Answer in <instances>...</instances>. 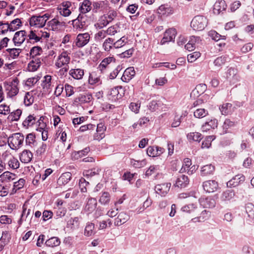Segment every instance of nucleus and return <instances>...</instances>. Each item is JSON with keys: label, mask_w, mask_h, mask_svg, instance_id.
<instances>
[{"label": "nucleus", "mask_w": 254, "mask_h": 254, "mask_svg": "<svg viewBox=\"0 0 254 254\" xmlns=\"http://www.w3.org/2000/svg\"><path fill=\"white\" fill-rule=\"evenodd\" d=\"M215 137L213 135L207 136L202 141L201 144L202 148H209L211 145L212 141L214 140Z\"/></svg>", "instance_id": "55"}, {"label": "nucleus", "mask_w": 254, "mask_h": 254, "mask_svg": "<svg viewBox=\"0 0 254 254\" xmlns=\"http://www.w3.org/2000/svg\"><path fill=\"white\" fill-rule=\"evenodd\" d=\"M20 160L24 163L30 162L33 157L32 153L28 150H24L20 155Z\"/></svg>", "instance_id": "31"}, {"label": "nucleus", "mask_w": 254, "mask_h": 254, "mask_svg": "<svg viewBox=\"0 0 254 254\" xmlns=\"http://www.w3.org/2000/svg\"><path fill=\"white\" fill-rule=\"evenodd\" d=\"M199 202L204 208H213L215 206V200L210 197H201L199 199Z\"/></svg>", "instance_id": "27"}, {"label": "nucleus", "mask_w": 254, "mask_h": 254, "mask_svg": "<svg viewBox=\"0 0 254 254\" xmlns=\"http://www.w3.org/2000/svg\"><path fill=\"white\" fill-rule=\"evenodd\" d=\"M70 52L63 51L55 60V65L57 68H62L60 72L66 73L68 70V64L70 62Z\"/></svg>", "instance_id": "1"}, {"label": "nucleus", "mask_w": 254, "mask_h": 254, "mask_svg": "<svg viewBox=\"0 0 254 254\" xmlns=\"http://www.w3.org/2000/svg\"><path fill=\"white\" fill-rule=\"evenodd\" d=\"M232 105L231 103H223L219 107V110L223 115H228L232 112Z\"/></svg>", "instance_id": "37"}, {"label": "nucleus", "mask_w": 254, "mask_h": 254, "mask_svg": "<svg viewBox=\"0 0 254 254\" xmlns=\"http://www.w3.org/2000/svg\"><path fill=\"white\" fill-rule=\"evenodd\" d=\"M97 205V202L95 198H89L86 203L84 210L88 213H92L96 209Z\"/></svg>", "instance_id": "25"}, {"label": "nucleus", "mask_w": 254, "mask_h": 254, "mask_svg": "<svg viewBox=\"0 0 254 254\" xmlns=\"http://www.w3.org/2000/svg\"><path fill=\"white\" fill-rule=\"evenodd\" d=\"M227 7V4L224 0H218L214 4L213 12L215 14H219L224 11Z\"/></svg>", "instance_id": "22"}, {"label": "nucleus", "mask_w": 254, "mask_h": 254, "mask_svg": "<svg viewBox=\"0 0 254 254\" xmlns=\"http://www.w3.org/2000/svg\"><path fill=\"white\" fill-rule=\"evenodd\" d=\"M114 39L111 38H107L103 43V48L106 51H110L113 47Z\"/></svg>", "instance_id": "52"}, {"label": "nucleus", "mask_w": 254, "mask_h": 254, "mask_svg": "<svg viewBox=\"0 0 254 254\" xmlns=\"http://www.w3.org/2000/svg\"><path fill=\"white\" fill-rule=\"evenodd\" d=\"M27 36L29 40L33 43L41 41L39 30H31Z\"/></svg>", "instance_id": "35"}, {"label": "nucleus", "mask_w": 254, "mask_h": 254, "mask_svg": "<svg viewBox=\"0 0 254 254\" xmlns=\"http://www.w3.org/2000/svg\"><path fill=\"white\" fill-rule=\"evenodd\" d=\"M84 70L81 68H72L69 71V74L74 79H81L84 75Z\"/></svg>", "instance_id": "30"}, {"label": "nucleus", "mask_w": 254, "mask_h": 254, "mask_svg": "<svg viewBox=\"0 0 254 254\" xmlns=\"http://www.w3.org/2000/svg\"><path fill=\"white\" fill-rule=\"evenodd\" d=\"M57 9L60 15L64 17H68L72 13V3L69 1H64L58 6Z\"/></svg>", "instance_id": "6"}, {"label": "nucleus", "mask_w": 254, "mask_h": 254, "mask_svg": "<svg viewBox=\"0 0 254 254\" xmlns=\"http://www.w3.org/2000/svg\"><path fill=\"white\" fill-rule=\"evenodd\" d=\"M214 166L211 164L203 166L201 169V175L202 176L211 174L214 171Z\"/></svg>", "instance_id": "43"}, {"label": "nucleus", "mask_w": 254, "mask_h": 254, "mask_svg": "<svg viewBox=\"0 0 254 254\" xmlns=\"http://www.w3.org/2000/svg\"><path fill=\"white\" fill-rule=\"evenodd\" d=\"M107 35L114 36L120 32V24L117 23L108 27L106 30Z\"/></svg>", "instance_id": "47"}, {"label": "nucleus", "mask_w": 254, "mask_h": 254, "mask_svg": "<svg viewBox=\"0 0 254 254\" xmlns=\"http://www.w3.org/2000/svg\"><path fill=\"white\" fill-rule=\"evenodd\" d=\"M88 82L91 85L100 83V77L99 76L97 75L96 72H92L90 74Z\"/></svg>", "instance_id": "51"}, {"label": "nucleus", "mask_w": 254, "mask_h": 254, "mask_svg": "<svg viewBox=\"0 0 254 254\" xmlns=\"http://www.w3.org/2000/svg\"><path fill=\"white\" fill-rule=\"evenodd\" d=\"M141 102L139 100L131 102L128 105L129 109L133 113L137 114L139 113Z\"/></svg>", "instance_id": "36"}, {"label": "nucleus", "mask_w": 254, "mask_h": 254, "mask_svg": "<svg viewBox=\"0 0 254 254\" xmlns=\"http://www.w3.org/2000/svg\"><path fill=\"white\" fill-rule=\"evenodd\" d=\"M94 228L95 226L93 223L91 222L87 223L84 229V235L86 237L93 236L95 234Z\"/></svg>", "instance_id": "40"}, {"label": "nucleus", "mask_w": 254, "mask_h": 254, "mask_svg": "<svg viewBox=\"0 0 254 254\" xmlns=\"http://www.w3.org/2000/svg\"><path fill=\"white\" fill-rule=\"evenodd\" d=\"M52 77L50 75H46L44 77L42 83V86L43 88V94H47L50 93L52 90L51 85Z\"/></svg>", "instance_id": "20"}, {"label": "nucleus", "mask_w": 254, "mask_h": 254, "mask_svg": "<svg viewBox=\"0 0 254 254\" xmlns=\"http://www.w3.org/2000/svg\"><path fill=\"white\" fill-rule=\"evenodd\" d=\"M107 36V34L106 30H101L95 34L94 39L97 42H101Z\"/></svg>", "instance_id": "57"}, {"label": "nucleus", "mask_w": 254, "mask_h": 254, "mask_svg": "<svg viewBox=\"0 0 254 254\" xmlns=\"http://www.w3.org/2000/svg\"><path fill=\"white\" fill-rule=\"evenodd\" d=\"M110 200V195L107 192L102 193L99 202L103 205L107 204Z\"/></svg>", "instance_id": "59"}, {"label": "nucleus", "mask_w": 254, "mask_h": 254, "mask_svg": "<svg viewBox=\"0 0 254 254\" xmlns=\"http://www.w3.org/2000/svg\"><path fill=\"white\" fill-rule=\"evenodd\" d=\"M113 20L110 15H103L100 17L98 21L95 24V27L98 29H102L107 26Z\"/></svg>", "instance_id": "19"}, {"label": "nucleus", "mask_w": 254, "mask_h": 254, "mask_svg": "<svg viewBox=\"0 0 254 254\" xmlns=\"http://www.w3.org/2000/svg\"><path fill=\"white\" fill-rule=\"evenodd\" d=\"M191 165V160L189 158H185L184 160L183 164L181 169L180 170V172L183 173L187 172Z\"/></svg>", "instance_id": "58"}, {"label": "nucleus", "mask_w": 254, "mask_h": 254, "mask_svg": "<svg viewBox=\"0 0 254 254\" xmlns=\"http://www.w3.org/2000/svg\"><path fill=\"white\" fill-rule=\"evenodd\" d=\"M236 125L235 122L231 121L229 119H226L224 121L222 125V128L224 133H227L229 128H231Z\"/></svg>", "instance_id": "46"}, {"label": "nucleus", "mask_w": 254, "mask_h": 254, "mask_svg": "<svg viewBox=\"0 0 254 254\" xmlns=\"http://www.w3.org/2000/svg\"><path fill=\"white\" fill-rule=\"evenodd\" d=\"M225 78L231 84H235L240 80V76L238 74L237 70L234 68L230 67L228 69L225 74Z\"/></svg>", "instance_id": "7"}, {"label": "nucleus", "mask_w": 254, "mask_h": 254, "mask_svg": "<svg viewBox=\"0 0 254 254\" xmlns=\"http://www.w3.org/2000/svg\"><path fill=\"white\" fill-rule=\"evenodd\" d=\"M203 190L208 193H212L219 189L217 182L215 180H208L203 183Z\"/></svg>", "instance_id": "8"}, {"label": "nucleus", "mask_w": 254, "mask_h": 254, "mask_svg": "<svg viewBox=\"0 0 254 254\" xmlns=\"http://www.w3.org/2000/svg\"><path fill=\"white\" fill-rule=\"evenodd\" d=\"M135 74V71L134 67H129L124 71L121 79L123 81L127 82L134 76Z\"/></svg>", "instance_id": "21"}, {"label": "nucleus", "mask_w": 254, "mask_h": 254, "mask_svg": "<svg viewBox=\"0 0 254 254\" xmlns=\"http://www.w3.org/2000/svg\"><path fill=\"white\" fill-rule=\"evenodd\" d=\"M130 165L134 168H140L145 166L146 164V161L145 159L136 160L134 159H130Z\"/></svg>", "instance_id": "49"}, {"label": "nucleus", "mask_w": 254, "mask_h": 254, "mask_svg": "<svg viewBox=\"0 0 254 254\" xmlns=\"http://www.w3.org/2000/svg\"><path fill=\"white\" fill-rule=\"evenodd\" d=\"M61 241L58 237H53L47 240L45 244L50 247H57L60 245Z\"/></svg>", "instance_id": "50"}, {"label": "nucleus", "mask_w": 254, "mask_h": 254, "mask_svg": "<svg viewBox=\"0 0 254 254\" xmlns=\"http://www.w3.org/2000/svg\"><path fill=\"white\" fill-rule=\"evenodd\" d=\"M119 88L121 89L122 88L121 87H117L110 90L109 93L110 99L116 101L122 97L121 94L119 93Z\"/></svg>", "instance_id": "39"}, {"label": "nucleus", "mask_w": 254, "mask_h": 254, "mask_svg": "<svg viewBox=\"0 0 254 254\" xmlns=\"http://www.w3.org/2000/svg\"><path fill=\"white\" fill-rule=\"evenodd\" d=\"M177 32L174 28H170L167 30L164 34L163 38L160 42L161 45L173 41L176 37Z\"/></svg>", "instance_id": "9"}, {"label": "nucleus", "mask_w": 254, "mask_h": 254, "mask_svg": "<svg viewBox=\"0 0 254 254\" xmlns=\"http://www.w3.org/2000/svg\"><path fill=\"white\" fill-rule=\"evenodd\" d=\"M208 24L207 18L202 15H196L192 19L190 26L195 31H200L205 29Z\"/></svg>", "instance_id": "4"}, {"label": "nucleus", "mask_w": 254, "mask_h": 254, "mask_svg": "<svg viewBox=\"0 0 254 254\" xmlns=\"http://www.w3.org/2000/svg\"><path fill=\"white\" fill-rule=\"evenodd\" d=\"M2 157L4 161H5L7 158L9 159L8 164V166L10 168L13 169H16L19 168V161L16 158L12 156L10 153L6 151L4 153H3Z\"/></svg>", "instance_id": "12"}, {"label": "nucleus", "mask_w": 254, "mask_h": 254, "mask_svg": "<svg viewBox=\"0 0 254 254\" xmlns=\"http://www.w3.org/2000/svg\"><path fill=\"white\" fill-rule=\"evenodd\" d=\"M71 174L69 172L62 174L58 180L57 183L59 186H64L71 179Z\"/></svg>", "instance_id": "29"}, {"label": "nucleus", "mask_w": 254, "mask_h": 254, "mask_svg": "<svg viewBox=\"0 0 254 254\" xmlns=\"http://www.w3.org/2000/svg\"><path fill=\"white\" fill-rule=\"evenodd\" d=\"M51 15L46 13L43 15H33L29 19V25L31 27L42 28L46 24Z\"/></svg>", "instance_id": "3"}, {"label": "nucleus", "mask_w": 254, "mask_h": 254, "mask_svg": "<svg viewBox=\"0 0 254 254\" xmlns=\"http://www.w3.org/2000/svg\"><path fill=\"white\" fill-rule=\"evenodd\" d=\"M64 23L61 22L58 18L55 17L47 22V25L49 30L57 31L63 26Z\"/></svg>", "instance_id": "18"}, {"label": "nucleus", "mask_w": 254, "mask_h": 254, "mask_svg": "<svg viewBox=\"0 0 254 254\" xmlns=\"http://www.w3.org/2000/svg\"><path fill=\"white\" fill-rule=\"evenodd\" d=\"M10 31H14L19 29L22 26V22L20 19L16 18L8 23Z\"/></svg>", "instance_id": "45"}, {"label": "nucleus", "mask_w": 254, "mask_h": 254, "mask_svg": "<svg viewBox=\"0 0 254 254\" xmlns=\"http://www.w3.org/2000/svg\"><path fill=\"white\" fill-rule=\"evenodd\" d=\"M36 117L32 115H29L23 121L22 125L25 127L28 128L34 125L36 123Z\"/></svg>", "instance_id": "48"}, {"label": "nucleus", "mask_w": 254, "mask_h": 254, "mask_svg": "<svg viewBox=\"0 0 254 254\" xmlns=\"http://www.w3.org/2000/svg\"><path fill=\"white\" fill-rule=\"evenodd\" d=\"M21 114L22 111L20 109H17L8 115V119L11 121H17L19 119Z\"/></svg>", "instance_id": "54"}, {"label": "nucleus", "mask_w": 254, "mask_h": 254, "mask_svg": "<svg viewBox=\"0 0 254 254\" xmlns=\"http://www.w3.org/2000/svg\"><path fill=\"white\" fill-rule=\"evenodd\" d=\"M181 211L188 214H190L192 216L198 214L199 212V209L196 203H190L183 206L181 209Z\"/></svg>", "instance_id": "15"}, {"label": "nucleus", "mask_w": 254, "mask_h": 254, "mask_svg": "<svg viewBox=\"0 0 254 254\" xmlns=\"http://www.w3.org/2000/svg\"><path fill=\"white\" fill-rule=\"evenodd\" d=\"M115 59L113 57H109L102 60L100 64L98 66V69L103 72L106 68L108 65L112 63H115Z\"/></svg>", "instance_id": "32"}, {"label": "nucleus", "mask_w": 254, "mask_h": 254, "mask_svg": "<svg viewBox=\"0 0 254 254\" xmlns=\"http://www.w3.org/2000/svg\"><path fill=\"white\" fill-rule=\"evenodd\" d=\"M245 177L243 175L239 174L236 175L232 179L227 183L228 187H235L238 186L241 182H244Z\"/></svg>", "instance_id": "23"}, {"label": "nucleus", "mask_w": 254, "mask_h": 254, "mask_svg": "<svg viewBox=\"0 0 254 254\" xmlns=\"http://www.w3.org/2000/svg\"><path fill=\"white\" fill-rule=\"evenodd\" d=\"M246 212L250 217H254V205L251 203L246 204L245 206Z\"/></svg>", "instance_id": "63"}, {"label": "nucleus", "mask_w": 254, "mask_h": 254, "mask_svg": "<svg viewBox=\"0 0 254 254\" xmlns=\"http://www.w3.org/2000/svg\"><path fill=\"white\" fill-rule=\"evenodd\" d=\"M86 19L85 15L79 14L76 19L72 20L73 27L79 30L84 28L86 25Z\"/></svg>", "instance_id": "11"}, {"label": "nucleus", "mask_w": 254, "mask_h": 254, "mask_svg": "<svg viewBox=\"0 0 254 254\" xmlns=\"http://www.w3.org/2000/svg\"><path fill=\"white\" fill-rule=\"evenodd\" d=\"M208 111L204 109H197L193 113L194 116L197 118H202L208 115Z\"/></svg>", "instance_id": "60"}, {"label": "nucleus", "mask_w": 254, "mask_h": 254, "mask_svg": "<svg viewBox=\"0 0 254 254\" xmlns=\"http://www.w3.org/2000/svg\"><path fill=\"white\" fill-rule=\"evenodd\" d=\"M91 2L88 0H84L79 7V10L82 14H85L90 11L91 9Z\"/></svg>", "instance_id": "38"}, {"label": "nucleus", "mask_w": 254, "mask_h": 254, "mask_svg": "<svg viewBox=\"0 0 254 254\" xmlns=\"http://www.w3.org/2000/svg\"><path fill=\"white\" fill-rule=\"evenodd\" d=\"M24 104L26 106L31 105L34 102L33 93L31 92H26L24 97Z\"/></svg>", "instance_id": "53"}, {"label": "nucleus", "mask_w": 254, "mask_h": 254, "mask_svg": "<svg viewBox=\"0 0 254 254\" xmlns=\"http://www.w3.org/2000/svg\"><path fill=\"white\" fill-rule=\"evenodd\" d=\"M218 121L215 118L211 119L202 125L201 130L202 132H207L211 129H215L218 126Z\"/></svg>", "instance_id": "16"}, {"label": "nucleus", "mask_w": 254, "mask_h": 254, "mask_svg": "<svg viewBox=\"0 0 254 254\" xmlns=\"http://www.w3.org/2000/svg\"><path fill=\"white\" fill-rule=\"evenodd\" d=\"M128 219V215L125 212H121L115 219L114 224L116 226H121L125 223Z\"/></svg>", "instance_id": "28"}, {"label": "nucleus", "mask_w": 254, "mask_h": 254, "mask_svg": "<svg viewBox=\"0 0 254 254\" xmlns=\"http://www.w3.org/2000/svg\"><path fill=\"white\" fill-rule=\"evenodd\" d=\"M90 35L88 33L79 34L76 39V45L78 47H82L89 41Z\"/></svg>", "instance_id": "17"}, {"label": "nucleus", "mask_w": 254, "mask_h": 254, "mask_svg": "<svg viewBox=\"0 0 254 254\" xmlns=\"http://www.w3.org/2000/svg\"><path fill=\"white\" fill-rule=\"evenodd\" d=\"M93 100V97L91 94L89 93H85L80 94L75 99V101L80 104H85L91 102Z\"/></svg>", "instance_id": "24"}, {"label": "nucleus", "mask_w": 254, "mask_h": 254, "mask_svg": "<svg viewBox=\"0 0 254 254\" xmlns=\"http://www.w3.org/2000/svg\"><path fill=\"white\" fill-rule=\"evenodd\" d=\"M19 80L17 78L13 79L11 81L3 82V87L8 98H13L19 92Z\"/></svg>", "instance_id": "2"}, {"label": "nucleus", "mask_w": 254, "mask_h": 254, "mask_svg": "<svg viewBox=\"0 0 254 254\" xmlns=\"http://www.w3.org/2000/svg\"><path fill=\"white\" fill-rule=\"evenodd\" d=\"M40 65V62L39 60L35 62L32 61L28 64V68L29 71H34L36 70Z\"/></svg>", "instance_id": "64"}, {"label": "nucleus", "mask_w": 254, "mask_h": 254, "mask_svg": "<svg viewBox=\"0 0 254 254\" xmlns=\"http://www.w3.org/2000/svg\"><path fill=\"white\" fill-rule=\"evenodd\" d=\"M26 32L25 30H20L15 33L12 39L15 46H20L25 40Z\"/></svg>", "instance_id": "10"}, {"label": "nucleus", "mask_w": 254, "mask_h": 254, "mask_svg": "<svg viewBox=\"0 0 254 254\" xmlns=\"http://www.w3.org/2000/svg\"><path fill=\"white\" fill-rule=\"evenodd\" d=\"M24 140V135L20 133H15L8 138V143L10 148L13 150L20 148Z\"/></svg>", "instance_id": "5"}, {"label": "nucleus", "mask_w": 254, "mask_h": 254, "mask_svg": "<svg viewBox=\"0 0 254 254\" xmlns=\"http://www.w3.org/2000/svg\"><path fill=\"white\" fill-rule=\"evenodd\" d=\"M10 239V236L8 232L5 231L2 233L0 239V252H1L6 246Z\"/></svg>", "instance_id": "33"}, {"label": "nucleus", "mask_w": 254, "mask_h": 254, "mask_svg": "<svg viewBox=\"0 0 254 254\" xmlns=\"http://www.w3.org/2000/svg\"><path fill=\"white\" fill-rule=\"evenodd\" d=\"M43 51L42 48L39 46H35L33 47L30 52V56L32 58H34L40 55Z\"/></svg>", "instance_id": "62"}, {"label": "nucleus", "mask_w": 254, "mask_h": 254, "mask_svg": "<svg viewBox=\"0 0 254 254\" xmlns=\"http://www.w3.org/2000/svg\"><path fill=\"white\" fill-rule=\"evenodd\" d=\"M171 184L169 183L159 184L155 186V190L161 196H165L168 193Z\"/></svg>", "instance_id": "13"}, {"label": "nucleus", "mask_w": 254, "mask_h": 254, "mask_svg": "<svg viewBox=\"0 0 254 254\" xmlns=\"http://www.w3.org/2000/svg\"><path fill=\"white\" fill-rule=\"evenodd\" d=\"M157 10L158 13L162 15H170L174 12V9L172 7L165 4L160 5Z\"/></svg>", "instance_id": "34"}, {"label": "nucleus", "mask_w": 254, "mask_h": 254, "mask_svg": "<svg viewBox=\"0 0 254 254\" xmlns=\"http://www.w3.org/2000/svg\"><path fill=\"white\" fill-rule=\"evenodd\" d=\"M209 212L206 210H204L201 211L200 216L192 218L191 221L193 222L204 221L209 217Z\"/></svg>", "instance_id": "44"}, {"label": "nucleus", "mask_w": 254, "mask_h": 254, "mask_svg": "<svg viewBox=\"0 0 254 254\" xmlns=\"http://www.w3.org/2000/svg\"><path fill=\"white\" fill-rule=\"evenodd\" d=\"M235 196V192L232 190H227L223 192L221 196V199L224 201L232 200Z\"/></svg>", "instance_id": "41"}, {"label": "nucleus", "mask_w": 254, "mask_h": 254, "mask_svg": "<svg viewBox=\"0 0 254 254\" xmlns=\"http://www.w3.org/2000/svg\"><path fill=\"white\" fill-rule=\"evenodd\" d=\"M189 183V179L188 176L185 175H181L178 177L174 186L178 188H185Z\"/></svg>", "instance_id": "26"}, {"label": "nucleus", "mask_w": 254, "mask_h": 254, "mask_svg": "<svg viewBox=\"0 0 254 254\" xmlns=\"http://www.w3.org/2000/svg\"><path fill=\"white\" fill-rule=\"evenodd\" d=\"M15 180L16 175L9 171L4 172L0 175V182L6 185Z\"/></svg>", "instance_id": "14"}, {"label": "nucleus", "mask_w": 254, "mask_h": 254, "mask_svg": "<svg viewBox=\"0 0 254 254\" xmlns=\"http://www.w3.org/2000/svg\"><path fill=\"white\" fill-rule=\"evenodd\" d=\"M188 140L191 141H200L202 139L201 134L197 132L189 133L187 135Z\"/></svg>", "instance_id": "42"}, {"label": "nucleus", "mask_w": 254, "mask_h": 254, "mask_svg": "<svg viewBox=\"0 0 254 254\" xmlns=\"http://www.w3.org/2000/svg\"><path fill=\"white\" fill-rule=\"evenodd\" d=\"M227 58L225 56H221L217 58L213 62L214 65L217 67H220L226 62Z\"/></svg>", "instance_id": "61"}, {"label": "nucleus", "mask_w": 254, "mask_h": 254, "mask_svg": "<svg viewBox=\"0 0 254 254\" xmlns=\"http://www.w3.org/2000/svg\"><path fill=\"white\" fill-rule=\"evenodd\" d=\"M127 42V38L125 36H122L120 39L114 43L113 47L120 48L125 46Z\"/></svg>", "instance_id": "56"}]
</instances>
